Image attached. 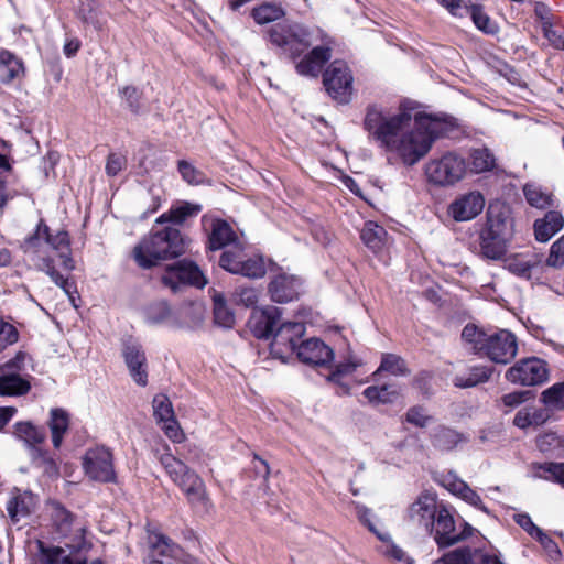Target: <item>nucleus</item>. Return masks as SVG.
I'll return each mask as SVG.
<instances>
[{"instance_id":"nucleus-1","label":"nucleus","mask_w":564,"mask_h":564,"mask_svg":"<svg viewBox=\"0 0 564 564\" xmlns=\"http://www.w3.org/2000/svg\"><path fill=\"white\" fill-rule=\"evenodd\" d=\"M455 119L446 113L414 115L402 111L386 117L376 106L367 107L364 128L387 151L397 152L404 164L414 165L424 158L434 141L452 130Z\"/></svg>"},{"instance_id":"nucleus-2","label":"nucleus","mask_w":564,"mask_h":564,"mask_svg":"<svg viewBox=\"0 0 564 564\" xmlns=\"http://www.w3.org/2000/svg\"><path fill=\"white\" fill-rule=\"evenodd\" d=\"M513 208L501 199L489 202L486 223L478 235L480 253L491 260L502 259L514 238Z\"/></svg>"},{"instance_id":"nucleus-3","label":"nucleus","mask_w":564,"mask_h":564,"mask_svg":"<svg viewBox=\"0 0 564 564\" xmlns=\"http://www.w3.org/2000/svg\"><path fill=\"white\" fill-rule=\"evenodd\" d=\"M186 237L175 226H165L162 229L153 228L133 248V259L144 270L152 269L161 261L175 259L186 252Z\"/></svg>"},{"instance_id":"nucleus-4","label":"nucleus","mask_w":564,"mask_h":564,"mask_svg":"<svg viewBox=\"0 0 564 564\" xmlns=\"http://www.w3.org/2000/svg\"><path fill=\"white\" fill-rule=\"evenodd\" d=\"M159 460L171 480L186 495L189 503L204 502L205 484L193 469L171 453L162 454Z\"/></svg>"},{"instance_id":"nucleus-5","label":"nucleus","mask_w":564,"mask_h":564,"mask_svg":"<svg viewBox=\"0 0 564 564\" xmlns=\"http://www.w3.org/2000/svg\"><path fill=\"white\" fill-rule=\"evenodd\" d=\"M268 36L291 59L301 56L312 45L310 31L296 22L276 23L268 30Z\"/></svg>"},{"instance_id":"nucleus-6","label":"nucleus","mask_w":564,"mask_h":564,"mask_svg":"<svg viewBox=\"0 0 564 564\" xmlns=\"http://www.w3.org/2000/svg\"><path fill=\"white\" fill-rule=\"evenodd\" d=\"M218 265L231 274H239L249 279L263 278L267 272L263 258L260 256L247 257L245 247L240 241L223 249Z\"/></svg>"},{"instance_id":"nucleus-7","label":"nucleus","mask_w":564,"mask_h":564,"mask_svg":"<svg viewBox=\"0 0 564 564\" xmlns=\"http://www.w3.org/2000/svg\"><path fill=\"white\" fill-rule=\"evenodd\" d=\"M352 74L344 61L336 59L323 74L328 95L340 104H348L352 95Z\"/></svg>"},{"instance_id":"nucleus-8","label":"nucleus","mask_w":564,"mask_h":564,"mask_svg":"<svg viewBox=\"0 0 564 564\" xmlns=\"http://www.w3.org/2000/svg\"><path fill=\"white\" fill-rule=\"evenodd\" d=\"M161 281L174 293L184 285L204 288L207 284V280L199 267L195 262L187 260H180L167 265L164 274L161 276Z\"/></svg>"},{"instance_id":"nucleus-9","label":"nucleus","mask_w":564,"mask_h":564,"mask_svg":"<svg viewBox=\"0 0 564 564\" xmlns=\"http://www.w3.org/2000/svg\"><path fill=\"white\" fill-rule=\"evenodd\" d=\"M505 377L514 384L538 386L547 380L549 369L544 360L529 357L517 361L506 371Z\"/></svg>"},{"instance_id":"nucleus-10","label":"nucleus","mask_w":564,"mask_h":564,"mask_svg":"<svg viewBox=\"0 0 564 564\" xmlns=\"http://www.w3.org/2000/svg\"><path fill=\"white\" fill-rule=\"evenodd\" d=\"M83 468L86 475L95 481H116L112 453L105 446L88 449L83 457Z\"/></svg>"},{"instance_id":"nucleus-11","label":"nucleus","mask_w":564,"mask_h":564,"mask_svg":"<svg viewBox=\"0 0 564 564\" xmlns=\"http://www.w3.org/2000/svg\"><path fill=\"white\" fill-rule=\"evenodd\" d=\"M517 352V336L508 329H498L489 334L482 357L495 364L507 365L514 359Z\"/></svg>"},{"instance_id":"nucleus-12","label":"nucleus","mask_w":564,"mask_h":564,"mask_svg":"<svg viewBox=\"0 0 564 564\" xmlns=\"http://www.w3.org/2000/svg\"><path fill=\"white\" fill-rule=\"evenodd\" d=\"M305 325L301 322H284L279 324L272 335L271 352L282 358L283 354L296 352L300 339L305 334Z\"/></svg>"},{"instance_id":"nucleus-13","label":"nucleus","mask_w":564,"mask_h":564,"mask_svg":"<svg viewBox=\"0 0 564 564\" xmlns=\"http://www.w3.org/2000/svg\"><path fill=\"white\" fill-rule=\"evenodd\" d=\"M440 507L434 495L424 492L410 506L408 520L412 525L422 528L426 533L433 534L435 514Z\"/></svg>"},{"instance_id":"nucleus-14","label":"nucleus","mask_w":564,"mask_h":564,"mask_svg":"<svg viewBox=\"0 0 564 564\" xmlns=\"http://www.w3.org/2000/svg\"><path fill=\"white\" fill-rule=\"evenodd\" d=\"M34 564H104V562L96 558L88 563L87 558L78 553L67 552L62 546L36 540Z\"/></svg>"},{"instance_id":"nucleus-15","label":"nucleus","mask_w":564,"mask_h":564,"mask_svg":"<svg viewBox=\"0 0 564 564\" xmlns=\"http://www.w3.org/2000/svg\"><path fill=\"white\" fill-rule=\"evenodd\" d=\"M122 357L133 381L145 387L148 384V364L142 345L131 339L124 341Z\"/></svg>"},{"instance_id":"nucleus-16","label":"nucleus","mask_w":564,"mask_h":564,"mask_svg":"<svg viewBox=\"0 0 564 564\" xmlns=\"http://www.w3.org/2000/svg\"><path fill=\"white\" fill-rule=\"evenodd\" d=\"M282 311L276 306H267L252 311L248 325L258 339H270L280 323Z\"/></svg>"},{"instance_id":"nucleus-17","label":"nucleus","mask_w":564,"mask_h":564,"mask_svg":"<svg viewBox=\"0 0 564 564\" xmlns=\"http://www.w3.org/2000/svg\"><path fill=\"white\" fill-rule=\"evenodd\" d=\"M425 174L430 182L449 186L458 181V159L456 155L448 153L440 160H433L426 164Z\"/></svg>"},{"instance_id":"nucleus-18","label":"nucleus","mask_w":564,"mask_h":564,"mask_svg":"<svg viewBox=\"0 0 564 564\" xmlns=\"http://www.w3.org/2000/svg\"><path fill=\"white\" fill-rule=\"evenodd\" d=\"M37 497L30 490L13 488L7 501L6 509L13 524L28 520L36 510Z\"/></svg>"},{"instance_id":"nucleus-19","label":"nucleus","mask_w":564,"mask_h":564,"mask_svg":"<svg viewBox=\"0 0 564 564\" xmlns=\"http://www.w3.org/2000/svg\"><path fill=\"white\" fill-rule=\"evenodd\" d=\"M296 355L302 362L314 366H326L334 359L333 349L318 338L302 340Z\"/></svg>"},{"instance_id":"nucleus-20","label":"nucleus","mask_w":564,"mask_h":564,"mask_svg":"<svg viewBox=\"0 0 564 564\" xmlns=\"http://www.w3.org/2000/svg\"><path fill=\"white\" fill-rule=\"evenodd\" d=\"M302 284L299 276L281 273L270 282L269 293L273 302L288 303L299 299Z\"/></svg>"},{"instance_id":"nucleus-21","label":"nucleus","mask_w":564,"mask_h":564,"mask_svg":"<svg viewBox=\"0 0 564 564\" xmlns=\"http://www.w3.org/2000/svg\"><path fill=\"white\" fill-rule=\"evenodd\" d=\"M40 228H44V242L58 252L62 267L67 271H73L75 269V262L70 256L69 234L66 230H58L53 235L43 219L40 220Z\"/></svg>"},{"instance_id":"nucleus-22","label":"nucleus","mask_w":564,"mask_h":564,"mask_svg":"<svg viewBox=\"0 0 564 564\" xmlns=\"http://www.w3.org/2000/svg\"><path fill=\"white\" fill-rule=\"evenodd\" d=\"M183 554V549L172 539L162 533L149 535L148 557L153 563L162 564L164 558L177 560Z\"/></svg>"},{"instance_id":"nucleus-23","label":"nucleus","mask_w":564,"mask_h":564,"mask_svg":"<svg viewBox=\"0 0 564 564\" xmlns=\"http://www.w3.org/2000/svg\"><path fill=\"white\" fill-rule=\"evenodd\" d=\"M332 58V48L315 46L296 63L295 69L302 76L317 77L324 65Z\"/></svg>"},{"instance_id":"nucleus-24","label":"nucleus","mask_w":564,"mask_h":564,"mask_svg":"<svg viewBox=\"0 0 564 564\" xmlns=\"http://www.w3.org/2000/svg\"><path fill=\"white\" fill-rule=\"evenodd\" d=\"M455 530V520L449 511L441 506L435 514L434 539L440 547H447L458 542V534H452Z\"/></svg>"},{"instance_id":"nucleus-25","label":"nucleus","mask_w":564,"mask_h":564,"mask_svg":"<svg viewBox=\"0 0 564 564\" xmlns=\"http://www.w3.org/2000/svg\"><path fill=\"white\" fill-rule=\"evenodd\" d=\"M238 241V236L228 221L224 219L213 220L207 243L209 251L226 249Z\"/></svg>"},{"instance_id":"nucleus-26","label":"nucleus","mask_w":564,"mask_h":564,"mask_svg":"<svg viewBox=\"0 0 564 564\" xmlns=\"http://www.w3.org/2000/svg\"><path fill=\"white\" fill-rule=\"evenodd\" d=\"M564 227L563 215L557 210H549L533 224L534 237L540 242L549 241Z\"/></svg>"},{"instance_id":"nucleus-27","label":"nucleus","mask_w":564,"mask_h":564,"mask_svg":"<svg viewBox=\"0 0 564 564\" xmlns=\"http://www.w3.org/2000/svg\"><path fill=\"white\" fill-rule=\"evenodd\" d=\"M145 322L149 325L169 324L175 328L182 326L178 319L173 317V312L166 301H158L150 304L145 311Z\"/></svg>"},{"instance_id":"nucleus-28","label":"nucleus","mask_w":564,"mask_h":564,"mask_svg":"<svg viewBox=\"0 0 564 564\" xmlns=\"http://www.w3.org/2000/svg\"><path fill=\"white\" fill-rule=\"evenodd\" d=\"M489 334L476 324L469 323L460 332V338L467 350L482 356Z\"/></svg>"},{"instance_id":"nucleus-29","label":"nucleus","mask_w":564,"mask_h":564,"mask_svg":"<svg viewBox=\"0 0 564 564\" xmlns=\"http://www.w3.org/2000/svg\"><path fill=\"white\" fill-rule=\"evenodd\" d=\"M362 395L370 404H390L400 395V389L395 384L369 386L362 391Z\"/></svg>"},{"instance_id":"nucleus-30","label":"nucleus","mask_w":564,"mask_h":564,"mask_svg":"<svg viewBox=\"0 0 564 564\" xmlns=\"http://www.w3.org/2000/svg\"><path fill=\"white\" fill-rule=\"evenodd\" d=\"M464 8L479 31L490 35L498 33L499 26L490 19L481 4L466 3Z\"/></svg>"},{"instance_id":"nucleus-31","label":"nucleus","mask_w":564,"mask_h":564,"mask_svg":"<svg viewBox=\"0 0 564 564\" xmlns=\"http://www.w3.org/2000/svg\"><path fill=\"white\" fill-rule=\"evenodd\" d=\"M485 204V197L478 191L460 196V221L476 218L484 210Z\"/></svg>"},{"instance_id":"nucleus-32","label":"nucleus","mask_w":564,"mask_h":564,"mask_svg":"<svg viewBox=\"0 0 564 564\" xmlns=\"http://www.w3.org/2000/svg\"><path fill=\"white\" fill-rule=\"evenodd\" d=\"M43 267L45 273L52 279V281L59 286L65 294L68 296L74 307H78L76 304L75 294H77V286L74 281H69L68 278H64L54 265V261L51 258L43 259Z\"/></svg>"},{"instance_id":"nucleus-33","label":"nucleus","mask_w":564,"mask_h":564,"mask_svg":"<svg viewBox=\"0 0 564 564\" xmlns=\"http://www.w3.org/2000/svg\"><path fill=\"white\" fill-rule=\"evenodd\" d=\"M523 195L527 203L538 209H546L553 205V195L542 186L528 183L523 186Z\"/></svg>"},{"instance_id":"nucleus-34","label":"nucleus","mask_w":564,"mask_h":564,"mask_svg":"<svg viewBox=\"0 0 564 564\" xmlns=\"http://www.w3.org/2000/svg\"><path fill=\"white\" fill-rule=\"evenodd\" d=\"M14 434L20 440H23L29 449L32 447H40L46 440V432L43 427H37L30 422H18L14 425Z\"/></svg>"},{"instance_id":"nucleus-35","label":"nucleus","mask_w":564,"mask_h":564,"mask_svg":"<svg viewBox=\"0 0 564 564\" xmlns=\"http://www.w3.org/2000/svg\"><path fill=\"white\" fill-rule=\"evenodd\" d=\"M494 368L486 365H475L467 367L464 375L460 376V389L474 388L490 380Z\"/></svg>"},{"instance_id":"nucleus-36","label":"nucleus","mask_w":564,"mask_h":564,"mask_svg":"<svg viewBox=\"0 0 564 564\" xmlns=\"http://www.w3.org/2000/svg\"><path fill=\"white\" fill-rule=\"evenodd\" d=\"M50 506L51 518L56 531L61 535H68L72 531L75 516L58 501H52Z\"/></svg>"},{"instance_id":"nucleus-37","label":"nucleus","mask_w":564,"mask_h":564,"mask_svg":"<svg viewBox=\"0 0 564 564\" xmlns=\"http://www.w3.org/2000/svg\"><path fill=\"white\" fill-rule=\"evenodd\" d=\"M35 466L43 469V473L50 478L59 476V466L57 459L52 456L48 451L42 447H32L30 454Z\"/></svg>"},{"instance_id":"nucleus-38","label":"nucleus","mask_w":564,"mask_h":564,"mask_svg":"<svg viewBox=\"0 0 564 564\" xmlns=\"http://www.w3.org/2000/svg\"><path fill=\"white\" fill-rule=\"evenodd\" d=\"M31 389L30 382L20 375L0 376V395H23Z\"/></svg>"},{"instance_id":"nucleus-39","label":"nucleus","mask_w":564,"mask_h":564,"mask_svg":"<svg viewBox=\"0 0 564 564\" xmlns=\"http://www.w3.org/2000/svg\"><path fill=\"white\" fill-rule=\"evenodd\" d=\"M200 212L198 205L185 203L176 208L170 209L167 213L162 214L156 224L172 223L173 225H182L188 217L195 216Z\"/></svg>"},{"instance_id":"nucleus-40","label":"nucleus","mask_w":564,"mask_h":564,"mask_svg":"<svg viewBox=\"0 0 564 564\" xmlns=\"http://www.w3.org/2000/svg\"><path fill=\"white\" fill-rule=\"evenodd\" d=\"M386 235L387 231L382 226L373 221H367L361 229L360 238L369 249L376 252L381 249Z\"/></svg>"},{"instance_id":"nucleus-41","label":"nucleus","mask_w":564,"mask_h":564,"mask_svg":"<svg viewBox=\"0 0 564 564\" xmlns=\"http://www.w3.org/2000/svg\"><path fill=\"white\" fill-rule=\"evenodd\" d=\"M470 166L476 173L492 171L496 167V158L488 148L474 149L470 152Z\"/></svg>"},{"instance_id":"nucleus-42","label":"nucleus","mask_w":564,"mask_h":564,"mask_svg":"<svg viewBox=\"0 0 564 564\" xmlns=\"http://www.w3.org/2000/svg\"><path fill=\"white\" fill-rule=\"evenodd\" d=\"M213 302L215 323L221 327L231 328L235 324V314L227 306L225 296L220 293H217L214 295Z\"/></svg>"},{"instance_id":"nucleus-43","label":"nucleus","mask_w":564,"mask_h":564,"mask_svg":"<svg viewBox=\"0 0 564 564\" xmlns=\"http://www.w3.org/2000/svg\"><path fill=\"white\" fill-rule=\"evenodd\" d=\"M380 371H387L393 376H408L410 373L406 362L401 356L388 352L382 354L381 364L373 376H377Z\"/></svg>"},{"instance_id":"nucleus-44","label":"nucleus","mask_w":564,"mask_h":564,"mask_svg":"<svg viewBox=\"0 0 564 564\" xmlns=\"http://www.w3.org/2000/svg\"><path fill=\"white\" fill-rule=\"evenodd\" d=\"M22 69V63L11 53L7 51L0 53V78L2 82L9 83L13 80L19 76Z\"/></svg>"},{"instance_id":"nucleus-45","label":"nucleus","mask_w":564,"mask_h":564,"mask_svg":"<svg viewBox=\"0 0 564 564\" xmlns=\"http://www.w3.org/2000/svg\"><path fill=\"white\" fill-rule=\"evenodd\" d=\"M541 401L547 409L564 410V382H557L544 390L541 394Z\"/></svg>"},{"instance_id":"nucleus-46","label":"nucleus","mask_w":564,"mask_h":564,"mask_svg":"<svg viewBox=\"0 0 564 564\" xmlns=\"http://www.w3.org/2000/svg\"><path fill=\"white\" fill-rule=\"evenodd\" d=\"M284 14L282 8L272 4L263 3L252 10V18L258 24H265L280 19Z\"/></svg>"},{"instance_id":"nucleus-47","label":"nucleus","mask_w":564,"mask_h":564,"mask_svg":"<svg viewBox=\"0 0 564 564\" xmlns=\"http://www.w3.org/2000/svg\"><path fill=\"white\" fill-rule=\"evenodd\" d=\"M177 170L182 178L189 185H202L207 181L205 173L186 160H180L177 162Z\"/></svg>"},{"instance_id":"nucleus-48","label":"nucleus","mask_w":564,"mask_h":564,"mask_svg":"<svg viewBox=\"0 0 564 564\" xmlns=\"http://www.w3.org/2000/svg\"><path fill=\"white\" fill-rule=\"evenodd\" d=\"M153 413L158 422H166L175 417L172 402L167 395L160 393L152 401Z\"/></svg>"},{"instance_id":"nucleus-49","label":"nucleus","mask_w":564,"mask_h":564,"mask_svg":"<svg viewBox=\"0 0 564 564\" xmlns=\"http://www.w3.org/2000/svg\"><path fill=\"white\" fill-rule=\"evenodd\" d=\"M47 425L51 432L66 433L69 427V414L61 408L52 409Z\"/></svg>"},{"instance_id":"nucleus-50","label":"nucleus","mask_w":564,"mask_h":564,"mask_svg":"<svg viewBox=\"0 0 564 564\" xmlns=\"http://www.w3.org/2000/svg\"><path fill=\"white\" fill-rule=\"evenodd\" d=\"M120 95L124 99L128 109L134 113L138 115L141 111L142 105H141V96L142 93L134 86H126L122 89H120Z\"/></svg>"},{"instance_id":"nucleus-51","label":"nucleus","mask_w":564,"mask_h":564,"mask_svg":"<svg viewBox=\"0 0 564 564\" xmlns=\"http://www.w3.org/2000/svg\"><path fill=\"white\" fill-rule=\"evenodd\" d=\"M19 339V332L12 324L0 319V351Z\"/></svg>"},{"instance_id":"nucleus-52","label":"nucleus","mask_w":564,"mask_h":564,"mask_svg":"<svg viewBox=\"0 0 564 564\" xmlns=\"http://www.w3.org/2000/svg\"><path fill=\"white\" fill-rule=\"evenodd\" d=\"M43 241H44V228H40V223H39L34 232L24 238V240L21 243V249L25 253L26 252H39Z\"/></svg>"},{"instance_id":"nucleus-53","label":"nucleus","mask_w":564,"mask_h":564,"mask_svg":"<svg viewBox=\"0 0 564 564\" xmlns=\"http://www.w3.org/2000/svg\"><path fill=\"white\" fill-rule=\"evenodd\" d=\"M546 264L552 268L564 265V235L551 246Z\"/></svg>"},{"instance_id":"nucleus-54","label":"nucleus","mask_w":564,"mask_h":564,"mask_svg":"<svg viewBox=\"0 0 564 564\" xmlns=\"http://www.w3.org/2000/svg\"><path fill=\"white\" fill-rule=\"evenodd\" d=\"M235 296L238 304L251 307L258 303L259 292L254 288L241 286L235 291Z\"/></svg>"},{"instance_id":"nucleus-55","label":"nucleus","mask_w":564,"mask_h":564,"mask_svg":"<svg viewBox=\"0 0 564 564\" xmlns=\"http://www.w3.org/2000/svg\"><path fill=\"white\" fill-rule=\"evenodd\" d=\"M460 499L488 513V509L482 503L480 496L463 480H460Z\"/></svg>"},{"instance_id":"nucleus-56","label":"nucleus","mask_w":564,"mask_h":564,"mask_svg":"<svg viewBox=\"0 0 564 564\" xmlns=\"http://www.w3.org/2000/svg\"><path fill=\"white\" fill-rule=\"evenodd\" d=\"M540 468L550 474V477H546V479H551L564 487V463H545Z\"/></svg>"},{"instance_id":"nucleus-57","label":"nucleus","mask_w":564,"mask_h":564,"mask_svg":"<svg viewBox=\"0 0 564 564\" xmlns=\"http://www.w3.org/2000/svg\"><path fill=\"white\" fill-rule=\"evenodd\" d=\"M405 420L417 427H424L431 417L424 413L422 406H412L408 410Z\"/></svg>"},{"instance_id":"nucleus-58","label":"nucleus","mask_w":564,"mask_h":564,"mask_svg":"<svg viewBox=\"0 0 564 564\" xmlns=\"http://www.w3.org/2000/svg\"><path fill=\"white\" fill-rule=\"evenodd\" d=\"M532 397V392L529 390L524 391H514L507 393L502 397V403L507 408H516L525 401H528Z\"/></svg>"},{"instance_id":"nucleus-59","label":"nucleus","mask_w":564,"mask_h":564,"mask_svg":"<svg viewBox=\"0 0 564 564\" xmlns=\"http://www.w3.org/2000/svg\"><path fill=\"white\" fill-rule=\"evenodd\" d=\"M127 164V159L117 153H110L107 158L106 173L109 176H116Z\"/></svg>"},{"instance_id":"nucleus-60","label":"nucleus","mask_w":564,"mask_h":564,"mask_svg":"<svg viewBox=\"0 0 564 564\" xmlns=\"http://www.w3.org/2000/svg\"><path fill=\"white\" fill-rule=\"evenodd\" d=\"M562 440L555 433H545L536 438V446L541 452H549L560 446Z\"/></svg>"},{"instance_id":"nucleus-61","label":"nucleus","mask_w":564,"mask_h":564,"mask_svg":"<svg viewBox=\"0 0 564 564\" xmlns=\"http://www.w3.org/2000/svg\"><path fill=\"white\" fill-rule=\"evenodd\" d=\"M164 423V431H165V434L166 436L173 441L174 443H181L184 438V433L183 431L181 430L177 421L175 417L166 421V422H163Z\"/></svg>"},{"instance_id":"nucleus-62","label":"nucleus","mask_w":564,"mask_h":564,"mask_svg":"<svg viewBox=\"0 0 564 564\" xmlns=\"http://www.w3.org/2000/svg\"><path fill=\"white\" fill-rule=\"evenodd\" d=\"M543 549L550 554L552 558H556L560 555V550L555 541H553L546 533L542 530L538 532L535 538Z\"/></svg>"},{"instance_id":"nucleus-63","label":"nucleus","mask_w":564,"mask_h":564,"mask_svg":"<svg viewBox=\"0 0 564 564\" xmlns=\"http://www.w3.org/2000/svg\"><path fill=\"white\" fill-rule=\"evenodd\" d=\"M514 521L532 538H535L538 532L541 531V529L533 523L531 517L527 513L516 514Z\"/></svg>"},{"instance_id":"nucleus-64","label":"nucleus","mask_w":564,"mask_h":564,"mask_svg":"<svg viewBox=\"0 0 564 564\" xmlns=\"http://www.w3.org/2000/svg\"><path fill=\"white\" fill-rule=\"evenodd\" d=\"M544 34L549 42L557 50H564V34L562 31L544 25Z\"/></svg>"}]
</instances>
